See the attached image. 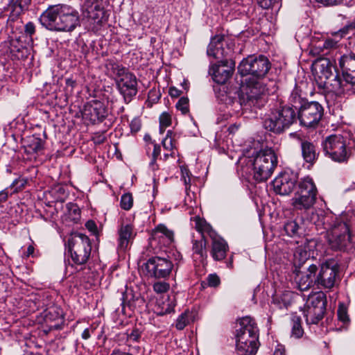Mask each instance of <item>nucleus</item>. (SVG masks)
I'll return each instance as SVG.
<instances>
[{
	"instance_id": "obj_1",
	"label": "nucleus",
	"mask_w": 355,
	"mask_h": 355,
	"mask_svg": "<svg viewBox=\"0 0 355 355\" xmlns=\"http://www.w3.org/2000/svg\"><path fill=\"white\" fill-rule=\"evenodd\" d=\"M236 329V349L240 355H255L259 343V329L254 318L245 316L240 319Z\"/></svg>"
},
{
	"instance_id": "obj_2",
	"label": "nucleus",
	"mask_w": 355,
	"mask_h": 355,
	"mask_svg": "<svg viewBox=\"0 0 355 355\" xmlns=\"http://www.w3.org/2000/svg\"><path fill=\"white\" fill-rule=\"evenodd\" d=\"M297 120L295 110L288 105H275L270 108L263 122L264 128L275 134H281Z\"/></svg>"
},
{
	"instance_id": "obj_3",
	"label": "nucleus",
	"mask_w": 355,
	"mask_h": 355,
	"mask_svg": "<svg viewBox=\"0 0 355 355\" xmlns=\"http://www.w3.org/2000/svg\"><path fill=\"white\" fill-rule=\"evenodd\" d=\"M339 66L343 80L336 74L330 84L331 90L338 96L349 92L352 86L355 85V54L342 55L339 59Z\"/></svg>"
},
{
	"instance_id": "obj_4",
	"label": "nucleus",
	"mask_w": 355,
	"mask_h": 355,
	"mask_svg": "<svg viewBox=\"0 0 355 355\" xmlns=\"http://www.w3.org/2000/svg\"><path fill=\"white\" fill-rule=\"evenodd\" d=\"M349 137L340 134L331 135L323 141L322 147L324 154L333 161L343 163L347 162L351 156V150L347 146Z\"/></svg>"
},
{
	"instance_id": "obj_5",
	"label": "nucleus",
	"mask_w": 355,
	"mask_h": 355,
	"mask_svg": "<svg viewBox=\"0 0 355 355\" xmlns=\"http://www.w3.org/2000/svg\"><path fill=\"white\" fill-rule=\"evenodd\" d=\"M317 187L310 177L301 179L298 182L295 196L291 199V205L297 210H308L316 202Z\"/></svg>"
},
{
	"instance_id": "obj_6",
	"label": "nucleus",
	"mask_w": 355,
	"mask_h": 355,
	"mask_svg": "<svg viewBox=\"0 0 355 355\" xmlns=\"http://www.w3.org/2000/svg\"><path fill=\"white\" fill-rule=\"evenodd\" d=\"M277 165V157L271 149L259 151L253 159V178L257 182L266 181Z\"/></svg>"
},
{
	"instance_id": "obj_7",
	"label": "nucleus",
	"mask_w": 355,
	"mask_h": 355,
	"mask_svg": "<svg viewBox=\"0 0 355 355\" xmlns=\"http://www.w3.org/2000/svg\"><path fill=\"white\" fill-rule=\"evenodd\" d=\"M239 101L245 109H261L268 101L266 86L259 81L249 83L243 87Z\"/></svg>"
},
{
	"instance_id": "obj_8",
	"label": "nucleus",
	"mask_w": 355,
	"mask_h": 355,
	"mask_svg": "<svg viewBox=\"0 0 355 355\" xmlns=\"http://www.w3.org/2000/svg\"><path fill=\"white\" fill-rule=\"evenodd\" d=\"M68 252L74 263L85 264L91 253L89 238L82 233L72 232L68 239Z\"/></svg>"
},
{
	"instance_id": "obj_9",
	"label": "nucleus",
	"mask_w": 355,
	"mask_h": 355,
	"mask_svg": "<svg viewBox=\"0 0 355 355\" xmlns=\"http://www.w3.org/2000/svg\"><path fill=\"white\" fill-rule=\"evenodd\" d=\"M41 24L51 31H65L67 28V6H49L40 17Z\"/></svg>"
},
{
	"instance_id": "obj_10",
	"label": "nucleus",
	"mask_w": 355,
	"mask_h": 355,
	"mask_svg": "<svg viewBox=\"0 0 355 355\" xmlns=\"http://www.w3.org/2000/svg\"><path fill=\"white\" fill-rule=\"evenodd\" d=\"M270 69V62L264 55H250L244 58L238 67L242 76L251 75L257 79L263 78Z\"/></svg>"
},
{
	"instance_id": "obj_11",
	"label": "nucleus",
	"mask_w": 355,
	"mask_h": 355,
	"mask_svg": "<svg viewBox=\"0 0 355 355\" xmlns=\"http://www.w3.org/2000/svg\"><path fill=\"white\" fill-rule=\"evenodd\" d=\"M324 114V108L317 101H310L298 111L297 119L301 125L308 128H315Z\"/></svg>"
},
{
	"instance_id": "obj_12",
	"label": "nucleus",
	"mask_w": 355,
	"mask_h": 355,
	"mask_svg": "<svg viewBox=\"0 0 355 355\" xmlns=\"http://www.w3.org/2000/svg\"><path fill=\"white\" fill-rule=\"evenodd\" d=\"M173 266V261L168 255L152 257L144 264L148 276L156 279H166L169 277Z\"/></svg>"
},
{
	"instance_id": "obj_13",
	"label": "nucleus",
	"mask_w": 355,
	"mask_h": 355,
	"mask_svg": "<svg viewBox=\"0 0 355 355\" xmlns=\"http://www.w3.org/2000/svg\"><path fill=\"white\" fill-rule=\"evenodd\" d=\"M327 300L323 293H318L309 297L304 316L308 324H317L323 318L326 310Z\"/></svg>"
},
{
	"instance_id": "obj_14",
	"label": "nucleus",
	"mask_w": 355,
	"mask_h": 355,
	"mask_svg": "<svg viewBox=\"0 0 355 355\" xmlns=\"http://www.w3.org/2000/svg\"><path fill=\"white\" fill-rule=\"evenodd\" d=\"M338 273V267L334 259H328L320 264L315 275V283L324 288L334 286Z\"/></svg>"
},
{
	"instance_id": "obj_15",
	"label": "nucleus",
	"mask_w": 355,
	"mask_h": 355,
	"mask_svg": "<svg viewBox=\"0 0 355 355\" xmlns=\"http://www.w3.org/2000/svg\"><path fill=\"white\" fill-rule=\"evenodd\" d=\"M335 67L331 61L324 58L315 60L311 65V71L314 80L320 88L326 87L327 80L333 74Z\"/></svg>"
},
{
	"instance_id": "obj_16",
	"label": "nucleus",
	"mask_w": 355,
	"mask_h": 355,
	"mask_svg": "<svg viewBox=\"0 0 355 355\" xmlns=\"http://www.w3.org/2000/svg\"><path fill=\"white\" fill-rule=\"evenodd\" d=\"M297 180V173L291 171H285L272 181L274 191L279 195H289L295 187Z\"/></svg>"
},
{
	"instance_id": "obj_17",
	"label": "nucleus",
	"mask_w": 355,
	"mask_h": 355,
	"mask_svg": "<svg viewBox=\"0 0 355 355\" xmlns=\"http://www.w3.org/2000/svg\"><path fill=\"white\" fill-rule=\"evenodd\" d=\"M74 116L80 117V116L86 121L92 123L101 122L107 116V110L100 101H92L87 103L83 110L76 112Z\"/></svg>"
},
{
	"instance_id": "obj_18",
	"label": "nucleus",
	"mask_w": 355,
	"mask_h": 355,
	"mask_svg": "<svg viewBox=\"0 0 355 355\" xmlns=\"http://www.w3.org/2000/svg\"><path fill=\"white\" fill-rule=\"evenodd\" d=\"M235 62L232 58H226L218 61V64H214L209 68V73L214 81L218 84H224L231 77L234 68Z\"/></svg>"
},
{
	"instance_id": "obj_19",
	"label": "nucleus",
	"mask_w": 355,
	"mask_h": 355,
	"mask_svg": "<svg viewBox=\"0 0 355 355\" xmlns=\"http://www.w3.org/2000/svg\"><path fill=\"white\" fill-rule=\"evenodd\" d=\"M232 50L228 46L225 40V36L216 35L211 37L207 46V55L216 60H224L231 58Z\"/></svg>"
},
{
	"instance_id": "obj_20",
	"label": "nucleus",
	"mask_w": 355,
	"mask_h": 355,
	"mask_svg": "<svg viewBox=\"0 0 355 355\" xmlns=\"http://www.w3.org/2000/svg\"><path fill=\"white\" fill-rule=\"evenodd\" d=\"M121 94L126 102H130L132 96L137 93V81L136 76L129 72L123 75L117 83Z\"/></svg>"
},
{
	"instance_id": "obj_21",
	"label": "nucleus",
	"mask_w": 355,
	"mask_h": 355,
	"mask_svg": "<svg viewBox=\"0 0 355 355\" xmlns=\"http://www.w3.org/2000/svg\"><path fill=\"white\" fill-rule=\"evenodd\" d=\"M354 222H355V216L340 218L334 216V221L329 224V227L324 232L326 234H351V230L354 227Z\"/></svg>"
},
{
	"instance_id": "obj_22",
	"label": "nucleus",
	"mask_w": 355,
	"mask_h": 355,
	"mask_svg": "<svg viewBox=\"0 0 355 355\" xmlns=\"http://www.w3.org/2000/svg\"><path fill=\"white\" fill-rule=\"evenodd\" d=\"M82 9L83 16L94 23L100 24L104 17L105 11L100 1L85 0Z\"/></svg>"
},
{
	"instance_id": "obj_23",
	"label": "nucleus",
	"mask_w": 355,
	"mask_h": 355,
	"mask_svg": "<svg viewBox=\"0 0 355 355\" xmlns=\"http://www.w3.org/2000/svg\"><path fill=\"white\" fill-rule=\"evenodd\" d=\"M308 220L315 226L318 233L321 234L327 230L329 224L334 221V216L322 209H318L312 211Z\"/></svg>"
},
{
	"instance_id": "obj_24",
	"label": "nucleus",
	"mask_w": 355,
	"mask_h": 355,
	"mask_svg": "<svg viewBox=\"0 0 355 355\" xmlns=\"http://www.w3.org/2000/svg\"><path fill=\"white\" fill-rule=\"evenodd\" d=\"M173 241V232L168 230L164 225L159 224L153 231L150 244L153 245V243H163L164 245H169Z\"/></svg>"
},
{
	"instance_id": "obj_25",
	"label": "nucleus",
	"mask_w": 355,
	"mask_h": 355,
	"mask_svg": "<svg viewBox=\"0 0 355 355\" xmlns=\"http://www.w3.org/2000/svg\"><path fill=\"white\" fill-rule=\"evenodd\" d=\"M117 249L121 252L125 251L134 239L133 227L130 224L122 223L118 230Z\"/></svg>"
},
{
	"instance_id": "obj_26",
	"label": "nucleus",
	"mask_w": 355,
	"mask_h": 355,
	"mask_svg": "<svg viewBox=\"0 0 355 355\" xmlns=\"http://www.w3.org/2000/svg\"><path fill=\"white\" fill-rule=\"evenodd\" d=\"M214 234V232L210 233L212 239L211 255L215 261H222L226 256L228 245L223 239Z\"/></svg>"
},
{
	"instance_id": "obj_27",
	"label": "nucleus",
	"mask_w": 355,
	"mask_h": 355,
	"mask_svg": "<svg viewBox=\"0 0 355 355\" xmlns=\"http://www.w3.org/2000/svg\"><path fill=\"white\" fill-rule=\"evenodd\" d=\"M325 237L331 248L334 250H343L352 243L351 234H327Z\"/></svg>"
},
{
	"instance_id": "obj_28",
	"label": "nucleus",
	"mask_w": 355,
	"mask_h": 355,
	"mask_svg": "<svg viewBox=\"0 0 355 355\" xmlns=\"http://www.w3.org/2000/svg\"><path fill=\"white\" fill-rule=\"evenodd\" d=\"M318 267L315 264H310L306 275H302L297 281L298 288L301 291H306L315 283V275Z\"/></svg>"
},
{
	"instance_id": "obj_29",
	"label": "nucleus",
	"mask_w": 355,
	"mask_h": 355,
	"mask_svg": "<svg viewBox=\"0 0 355 355\" xmlns=\"http://www.w3.org/2000/svg\"><path fill=\"white\" fill-rule=\"evenodd\" d=\"M300 146L303 159L306 163L313 165L319 156V153L315 145L307 140H301Z\"/></svg>"
},
{
	"instance_id": "obj_30",
	"label": "nucleus",
	"mask_w": 355,
	"mask_h": 355,
	"mask_svg": "<svg viewBox=\"0 0 355 355\" xmlns=\"http://www.w3.org/2000/svg\"><path fill=\"white\" fill-rule=\"evenodd\" d=\"M207 241L202 234L199 240H195L193 242V254L195 261L203 263L207 257Z\"/></svg>"
},
{
	"instance_id": "obj_31",
	"label": "nucleus",
	"mask_w": 355,
	"mask_h": 355,
	"mask_svg": "<svg viewBox=\"0 0 355 355\" xmlns=\"http://www.w3.org/2000/svg\"><path fill=\"white\" fill-rule=\"evenodd\" d=\"M284 232L290 237H300L303 234L302 220L300 219L288 220L284 224Z\"/></svg>"
},
{
	"instance_id": "obj_32",
	"label": "nucleus",
	"mask_w": 355,
	"mask_h": 355,
	"mask_svg": "<svg viewBox=\"0 0 355 355\" xmlns=\"http://www.w3.org/2000/svg\"><path fill=\"white\" fill-rule=\"evenodd\" d=\"M288 101L289 103L291 105V107L298 111L304 104L310 102L306 100L304 94L297 86H295L291 92Z\"/></svg>"
},
{
	"instance_id": "obj_33",
	"label": "nucleus",
	"mask_w": 355,
	"mask_h": 355,
	"mask_svg": "<svg viewBox=\"0 0 355 355\" xmlns=\"http://www.w3.org/2000/svg\"><path fill=\"white\" fill-rule=\"evenodd\" d=\"M105 67L106 73L112 78H121L127 72L125 67L114 60H107Z\"/></svg>"
},
{
	"instance_id": "obj_34",
	"label": "nucleus",
	"mask_w": 355,
	"mask_h": 355,
	"mask_svg": "<svg viewBox=\"0 0 355 355\" xmlns=\"http://www.w3.org/2000/svg\"><path fill=\"white\" fill-rule=\"evenodd\" d=\"M139 299V296H135L133 291L130 288H125L124 291L121 292V306L122 311L125 312V307L132 309L135 307V301Z\"/></svg>"
},
{
	"instance_id": "obj_35",
	"label": "nucleus",
	"mask_w": 355,
	"mask_h": 355,
	"mask_svg": "<svg viewBox=\"0 0 355 355\" xmlns=\"http://www.w3.org/2000/svg\"><path fill=\"white\" fill-rule=\"evenodd\" d=\"M301 318L296 315L291 317V336L300 338L303 336L304 329L301 324Z\"/></svg>"
},
{
	"instance_id": "obj_36",
	"label": "nucleus",
	"mask_w": 355,
	"mask_h": 355,
	"mask_svg": "<svg viewBox=\"0 0 355 355\" xmlns=\"http://www.w3.org/2000/svg\"><path fill=\"white\" fill-rule=\"evenodd\" d=\"M43 148V144L41 139L32 137L29 139L28 144L25 146V150L28 153H37Z\"/></svg>"
},
{
	"instance_id": "obj_37",
	"label": "nucleus",
	"mask_w": 355,
	"mask_h": 355,
	"mask_svg": "<svg viewBox=\"0 0 355 355\" xmlns=\"http://www.w3.org/2000/svg\"><path fill=\"white\" fill-rule=\"evenodd\" d=\"M175 306V304L174 302L168 297L165 301L162 302V304H158L156 312L159 315L168 314L174 311Z\"/></svg>"
},
{
	"instance_id": "obj_38",
	"label": "nucleus",
	"mask_w": 355,
	"mask_h": 355,
	"mask_svg": "<svg viewBox=\"0 0 355 355\" xmlns=\"http://www.w3.org/2000/svg\"><path fill=\"white\" fill-rule=\"evenodd\" d=\"M77 26H80V18L78 11L68 8V31H73Z\"/></svg>"
},
{
	"instance_id": "obj_39",
	"label": "nucleus",
	"mask_w": 355,
	"mask_h": 355,
	"mask_svg": "<svg viewBox=\"0 0 355 355\" xmlns=\"http://www.w3.org/2000/svg\"><path fill=\"white\" fill-rule=\"evenodd\" d=\"M74 223H78L80 220V209L79 207L73 203L68 204V220Z\"/></svg>"
},
{
	"instance_id": "obj_40",
	"label": "nucleus",
	"mask_w": 355,
	"mask_h": 355,
	"mask_svg": "<svg viewBox=\"0 0 355 355\" xmlns=\"http://www.w3.org/2000/svg\"><path fill=\"white\" fill-rule=\"evenodd\" d=\"M292 293L290 292L284 293L281 297H276L273 299V302L279 309H287L291 304V297Z\"/></svg>"
},
{
	"instance_id": "obj_41",
	"label": "nucleus",
	"mask_w": 355,
	"mask_h": 355,
	"mask_svg": "<svg viewBox=\"0 0 355 355\" xmlns=\"http://www.w3.org/2000/svg\"><path fill=\"white\" fill-rule=\"evenodd\" d=\"M173 132L168 130L166 133L165 138L162 140V144L165 150L174 151L175 148V140L173 137Z\"/></svg>"
},
{
	"instance_id": "obj_42",
	"label": "nucleus",
	"mask_w": 355,
	"mask_h": 355,
	"mask_svg": "<svg viewBox=\"0 0 355 355\" xmlns=\"http://www.w3.org/2000/svg\"><path fill=\"white\" fill-rule=\"evenodd\" d=\"M121 207L124 210H129L133 204V198L130 193L123 194L121 198Z\"/></svg>"
},
{
	"instance_id": "obj_43",
	"label": "nucleus",
	"mask_w": 355,
	"mask_h": 355,
	"mask_svg": "<svg viewBox=\"0 0 355 355\" xmlns=\"http://www.w3.org/2000/svg\"><path fill=\"white\" fill-rule=\"evenodd\" d=\"M295 263H297L298 260V264L301 265L305 262L306 259L310 257V254H308L306 250L298 248L294 254Z\"/></svg>"
},
{
	"instance_id": "obj_44",
	"label": "nucleus",
	"mask_w": 355,
	"mask_h": 355,
	"mask_svg": "<svg viewBox=\"0 0 355 355\" xmlns=\"http://www.w3.org/2000/svg\"><path fill=\"white\" fill-rule=\"evenodd\" d=\"M189 315L187 313H182L177 319L175 327L178 330H182L189 324Z\"/></svg>"
},
{
	"instance_id": "obj_45",
	"label": "nucleus",
	"mask_w": 355,
	"mask_h": 355,
	"mask_svg": "<svg viewBox=\"0 0 355 355\" xmlns=\"http://www.w3.org/2000/svg\"><path fill=\"white\" fill-rule=\"evenodd\" d=\"M176 108L183 114L189 112V99L187 97L180 98L176 103Z\"/></svg>"
},
{
	"instance_id": "obj_46",
	"label": "nucleus",
	"mask_w": 355,
	"mask_h": 355,
	"mask_svg": "<svg viewBox=\"0 0 355 355\" xmlns=\"http://www.w3.org/2000/svg\"><path fill=\"white\" fill-rule=\"evenodd\" d=\"M169 284L166 282H157L153 284V290L157 293H163L168 291Z\"/></svg>"
},
{
	"instance_id": "obj_47",
	"label": "nucleus",
	"mask_w": 355,
	"mask_h": 355,
	"mask_svg": "<svg viewBox=\"0 0 355 355\" xmlns=\"http://www.w3.org/2000/svg\"><path fill=\"white\" fill-rule=\"evenodd\" d=\"M338 320L344 323L349 321L347 308L342 304H340L337 311Z\"/></svg>"
},
{
	"instance_id": "obj_48",
	"label": "nucleus",
	"mask_w": 355,
	"mask_h": 355,
	"mask_svg": "<svg viewBox=\"0 0 355 355\" xmlns=\"http://www.w3.org/2000/svg\"><path fill=\"white\" fill-rule=\"evenodd\" d=\"M160 129L166 128L171 124V116L168 112H163L159 116Z\"/></svg>"
},
{
	"instance_id": "obj_49",
	"label": "nucleus",
	"mask_w": 355,
	"mask_h": 355,
	"mask_svg": "<svg viewBox=\"0 0 355 355\" xmlns=\"http://www.w3.org/2000/svg\"><path fill=\"white\" fill-rule=\"evenodd\" d=\"M281 0H257V3L263 9L278 6Z\"/></svg>"
},
{
	"instance_id": "obj_50",
	"label": "nucleus",
	"mask_w": 355,
	"mask_h": 355,
	"mask_svg": "<svg viewBox=\"0 0 355 355\" xmlns=\"http://www.w3.org/2000/svg\"><path fill=\"white\" fill-rule=\"evenodd\" d=\"M141 338V331L137 329H133L130 332H127V339L128 341L138 342Z\"/></svg>"
},
{
	"instance_id": "obj_51",
	"label": "nucleus",
	"mask_w": 355,
	"mask_h": 355,
	"mask_svg": "<svg viewBox=\"0 0 355 355\" xmlns=\"http://www.w3.org/2000/svg\"><path fill=\"white\" fill-rule=\"evenodd\" d=\"M207 284L211 287H216L220 284V279L218 276L216 274H210L208 275L207 278Z\"/></svg>"
},
{
	"instance_id": "obj_52",
	"label": "nucleus",
	"mask_w": 355,
	"mask_h": 355,
	"mask_svg": "<svg viewBox=\"0 0 355 355\" xmlns=\"http://www.w3.org/2000/svg\"><path fill=\"white\" fill-rule=\"evenodd\" d=\"M26 184V181L24 179H15L10 187L11 188H15V192H17L22 189Z\"/></svg>"
},
{
	"instance_id": "obj_53",
	"label": "nucleus",
	"mask_w": 355,
	"mask_h": 355,
	"mask_svg": "<svg viewBox=\"0 0 355 355\" xmlns=\"http://www.w3.org/2000/svg\"><path fill=\"white\" fill-rule=\"evenodd\" d=\"M92 140L96 144H103L106 140L105 132L94 133L92 136Z\"/></svg>"
},
{
	"instance_id": "obj_54",
	"label": "nucleus",
	"mask_w": 355,
	"mask_h": 355,
	"mask_svg": "<svg viewBox=\"0 0 355 355\" xmlns=\"http://www.w3.org/2000/svg\"><path fill=\"white\" fill-rule=\"evenodd\" d=\"M337 46V42L334 41L333 39H327L326 40L322 42V45H319V48L324 49H330L335 48Z\"/></svg>"
},
{
	"instance_id": "obj_55",
	"label": "nucleus",
	"mask_w": 355,
	"mask_h": 355,
	"mask_svg": "<svg viewBox=\"0 0 355 355\" xmlns=\"http://www.w3.org/2000/svg\"><path fill=\"white\" fill-rule=\"evenodd\" d=\"M141 121L139 119H134L130 123V128L132 132H137L141 128Z\"/></svg>"
},
{
	"instance_id": "obj_56",
	"label": "nucleus",
	"mask_w": 355,
	"mask_h": 355,
	"mask_svg": "<svg viewBox=\"0 0 355 355\" xmlns=\"http://www.w3.org/2000/svg\"><path fill=\"white\" fill-rule=\"evenodd\" d=\"M182 179L183 180L184 184L186 186V191H187L188 189L190 188V183H191V178L189 175V171L187 169L182 170Z\"/></svg>"
},
{
	"instance_id": "obj_57",
	"label": "nucleus",
	"mask_w": 355,
	"mask_h": 355,
	"mask_svg": "<svg viewBox=\"0 0 355 355\" xmlns=\"http://www.w3.org/2000/svg\"><path fill=\"white\" fill-rule=\"evenodd\" d=\"M354 29H355V23H352L341 28L338 34L340 35V37H345L348 34L349 30Z\"/></svg>"
},
{
	"instance_id": "obj_58",
	"label": "nucleus",
	"mask_w": 355,
	"mask_h": 355,
	"mask_svg": "<svg viewBox=\"0 0 355 355\" xmlns=\"http://www.w3.org/2000/svg\"><path fill=\"white\" fill-rule=\"evenodd\" d=\"M24 31L26 34L31 37L35 32V24L31 21L28 22L24 26Z\"/></svg>"
},
{
	"instance_id": "obj_59",
	"label": "nucleus",
	"mask_w": 355,
	"mask_h": 355,
	"mask_svg": "<svg viewBox=\"0 0 355 355\" xmlns=\"http://www.w3.org/2000/svg\"><path fill=\"white\" fill-rule=\"evenodd\" d=\"M343 0H315L324 6H334L340 3Z\"/></svg>"
},
{
	"instance_id": "obj_60",
	"label": "nucleus",
	"mask_w": 355,
	"mask_h": 355,
	"mask_svg": "<svg viewBox=\"0 0 355 355\" xmlns=\"http://www.w3.org/2000/svg\"><path fill=\"white\" fill-rule=\"evenodd\" d=\"M161 148L158 144L154 145V149L153 152V162H156L157 158L160 155Z\"/></svg>"
},
{
	"instance_id": "obj_61",
	"label": "nucleus",
	"mask_w": 355,
	"mask_h": 355,
	"mask_svg": "<svg viewBox=\"0 0 355 355\" xmlns=\"http://www.w3.org/2000/svg\"><path fill=\"white\" fill-rule=\"evenodd\" d=\"M8 198V188L0 191V203L6 202Z\"/></svg>"
},
{
	"instance_id": "obj_62",
	"label": "nucleus",
	"mask_w": 355,
	"mask_h": 355,
	"mask_svg": "<svg viewBox=\"0 0 355 355\" xmlns=\"http://www.w3.org/2000/svg\"><path fill=\"white\" fill-rule=\"evenodd\" d=\"M94 329L91 328L85 329L82 333V338L85 340H87L91 336V333H94Z\"/></svg>"
},
{
	"instance_id": "obj_63",
	"label": "nucleus",
	"mask_w": 355,
	"mask_h": 355,
	"mask_svg": "<svg viewBox=\"0 0 355 355\" xmlns=\"http://www.w3.org/2000/svg\"><path fill=\"white\" fill-rule=\"evenodd\" d=\"M85 226L91 232H95L96 230V225L93 220L87 221Z\"/></svg>"
},
{
	"instance_id": "obj_64",
	"label": "nucleus",
	"mask_w": 355,
	"mask_h": 355,
	"mask_svg": "<svg viewBox=\"0 0 355 355\" xmlns=\"http://www.w3.org/2000/svg\"><path fill=\"white\" fill-rule=\"evenodd\" d=\"M272 355H285L284 349L282 347L277 348Z\"/></svg>"
}]
</instances>
